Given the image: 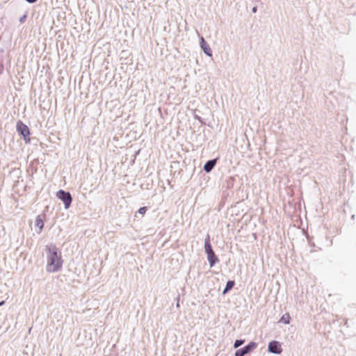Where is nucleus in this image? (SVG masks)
<instances>
[{
	"instance_id": "obj_12",
	"label": "nucleus",
	"mask_w": 356,
	"mask_h": 356,
	"mask_svg": "<svg viewBox=\"0 0 356 356\" xmlns=\"http://www.w3.org/2000/svg\"><path fill=\"white\" fill-rule=\"evenodd\" d=\"M234 281H228L226 287L222 292V294H225L228 291L231 290L234 287Z\"/></svg>"
},
{
	"instance_id": "obj_16",
	"label": "nucleus",
	"mask_w": 356,
	"mask_h": 356,
	"mask_svg": "<svg viewBox=\"0 0 356 356\" xmlns=\"http://www.w3.org/2000/svg\"><path fill=\"white\" fill-rule=\"evenodd\" d=\"M3 304H4V302H3V301L1 302H0V306H1V305H3Z\"/></svg>"
},
{
	"instance_id": "obj_5",
	"label": "nucleus",
	"mask_w": 356,
	"mask_h": 356,
	"mask_svg": "<svg viewBox=\"0 0 356 356\" xmlns=\"http://www.w3.org/2000/svg\"><path fill=\"white\" fill-rule=\"evenodd\" d=\"M17 130L19 132L24 138L28 137L30 134L29 127L24 124L22 121H19L17 123Z\"/></svg>"
},
{
	"instance_id": "obj_14",
	"label": "nucleus",
	"mask_w": 356,
	"mask_h": 356,
	"mask_svg": "<svg viewBox=\"0 0 356 356\" xmlns=\"http://www.w3.org/2000/svg\"><path fill=\"white\" fill-rule=\"evenodd\" d=\"M147 211V207H141L138 209V213L143 215Z\"/></svg>"
},
{
	"instance_id": "obj_3",
	"label": "nucleus",
	"mask_w": 356,
	"mask_h": 356,
	"mask_svg": "<svg viewBox=\"0 0 356 356\" xmlns=\"http://www.w3.org/2000/svg\"><path fill=\"white\" fill-rule=\"evenodd\" d=\"M256 347L257 343L254 342H251L244 348L236 350L235 353V356H244L245 354L255 349Z\"/></svg>"
},
{
	"instance_id": "obj_9",
	"label": "nucleus",
	"mask_w": 356,
	"mask_h": 356,
	"mask_svg": "<svg viewBox=\"0 0 356 356\" xmlns=\"http://www.w3.org/2000/svg\"><path fill=\"white\" fill-rule=\"evenodd\" d=\"M205 251L207 254H209V252H213L212 250L211 243H210V240H209V236H207V238L205 240Z\"/></svg>"
},
{
	"instance_id": "obj_8",
	"label": "nucleus",
	"mask_w": 356,
	"mask_h": 356,
	"mask_svg": "<svg viewBox=\"0 0 356 356\" xmlns=\"http://www.w3.org/2000/svg\"><path fill=\"white\" fill-rule=\"evenodd\" d=\"M216 164V160L209 161L204 166V170L209 172H210Z\"/></svg>"
},
{
	"instance_id": "obj_2",
	"label": "nucleus",
	"mask_w": 356,
	"mask_h": 356,
	"mask_svg": "<svg viewBox=\"0 0 356 356\" xmlns=\"http://www.w3.org/2000/svg\"><path fill=\"white\" fill-rule=\"evenodd\" d=\"M56 196L63 202L65 209L70 207L72 202V197L70 193L60 190L57 192Z\"/></svg>"
},
{
	"instance_id": "obj_4",
	"label": "nucleus",
	"mask_w": 356,
	"mask_h": 356,
	"mask_svg": "<svg viewBox=\"0 0 356 356\" xmlns=\"http://www.w3.org/2000/svg\"><path fill=\"white\" fill-rule=\"evenodd\" d=\"M268 351L275 354H280L282 348L280 343L277 341H272L268 343Z\"/></svg>"
},
{
	"instance_id": "obj_1",
	"label": "nucleus",
	"mask_w": 356,
	"mask_h": 356,
	"mask_svg": "<svg viewBox=\"0 0 356 356\" xmlns=\"http://www.w3.org/2000/svg\"><path fill=\"white\" fill-rule=\"evenodd\" d=\"M47 270L49 273L56 272L61 269L63 259L60 253L55 245L47 247Z\"/></svg>"
},
{
	"instance_id": "obj_11",
	"label": "nucleus",
	"mask_w": 356,
	"mask_h": 356,
	"mask_svg": "<svg viewBox=\"0 0 356 356\" xmlns=\"http://www.w3.org/2000/svg\"><path fill=\"white\" fill-rule=\"evenodd\" d=\"M35 226L39 227L40 231H41L44 227V222L40 216H38L35 219Z\"/></svg>"
},
{
	"instance_id": "obj_13",
	"label": "nucleus",
	"mask_w": 356,
	"mask_h": 356,
	"mask_svg": "<svg viewBox=\"0 0 356 356\" xmlns=\"http://www.w3.org/2000/svg\"><path fill=\"white\" fill-rule=\"evenodd\" d=\"M244 343L243 340H236L234 343V347L238 348Z\"/></svg>"
},
{
	"instance_id": "obj_15",
	"label": "nucleus",
	"mask_w": 356,
	"mask_h": 356,
	"mask_svg": "<svg viewBox=\"0 0 356 356\" xmlns=\"http://www.w3.org/2000/svg\"><path fill=\"white\" fill-rule=\"evenodd\" d=\"M26 1L27 2H29V3H32L35 2L37 0H26Z\"/></svg>"
},
{
	"instance_id": "obj_10",
	"label": "nucleus",
	"mask_w": 356,
	"mask_h": 356,
	"mask_svg": "<svg viewBox=\"0 0 356 356\" xmlns=\"http://www.w3.org/2000/svg\"><path fill=\"white\" fill-rule=\"evenodd\" d=\"M291 321V316L289 313H286L284 315H282L280 321L284 323V324H289Z\"/></svg>"
},
{
	"instance_id": "obj_17",
	"label": "nucleus",
	"mask_w": 356,
	"mask_h": 356,
	"mask_svg": "<svg viewBox=\"0 0 356 356\" xmlns=\"http://www.w3.org/2000/svg\"><path fill=\"white\" fill-rule=\"evenodd\" d=\"M256 10H257L256 8H253V12H254V13H255V12H256Z\"/></svg>"
},
{
	"instance_id": "obj_6",
	"label": "nucleus",
	"mask_w": 356,
	"mask_h": 356,
	"mask_svg": "<svg viewBox=\"0 0 356 356\" xmlns=\"http://www.w3.org/2000/svg\"><path fill=\"white\" fill-rule=\"evenodd\" d=\"M201 47L203 49L204 52L208 56H211V50L210 47L206 44L204 39L201 38Z\"/></svg>"
},
{
	"instance_id": "obj_7",
	"label": "nucleus",
	"mask_w": 356,
	"mask_h": 356,
	"mask_svg": "<svg viewBox=\"0 0 356 356\" xmlns=\"http://www.w3.org/2000/svg\"><path fill=\"white\" fill-rule=\"evenodd\" d=\"M207 257L211 267H212L215 263L218 261V258L215 255L214 252H209V254H207Z\"/></svg>"
}]
</instances>
